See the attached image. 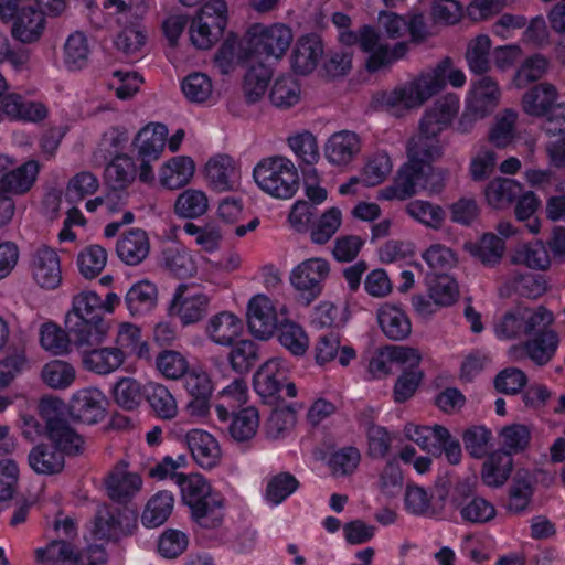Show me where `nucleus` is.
<instances>
[{"instance_id":"f257e3e1","label":"nucleus","mask_w":565,"mask_h":565,"mask_svg":"<svg viewBox=\"0 0 565 565\" xmlns=\"http://www.w3.org/2000/svg\"><path fill=\"white\" fill-rule=\"evenodd\" d=\"M447 79L456 88L462 87L466 83L465 73L454 68L449 57L443 58L435 67L422 72L414 79L385 93L382 98L383 105L397 115L401 110L420 107L446 86Z\"/></svg>"},{"instance_id":"f03ea898","label":"nucleus","mask_w":565,"mask_h":565,"mask_svg":"<svg viewBox=\"0 0 565 565\" xmlns=\"http://www.w3.org/2000/svg\"><path fill=\"white\" fill-rule=\"evenodd\" d=\"M182 501L191 509L192 518L203 527H216L222 523V498L213 492L209 481L199 473L178 475Z\"/></svg>"},{"instance_id":"7ed1b4c3","label":"nucleus","mask_w":565,"mask_h":565,"mask_svg":"<svg viewBox=\"0 0 565 565\" xmlns=\"http://www.w3.org/2000/svg\"><path fill=\"white\" fill-rule=\"evenodd\" d=\"M407 154L408 161L398 170L393 183L377 192V199L404 201L423 190L424 159L438 157L439 149L435 145L408 141Z\"/></svg>"},{"instance_id":"20e7f679","label":"nucleus","mask_w":565,"mask_h":565,"mask_svg":"<svg viewBox=\"0 0 565 565\" xmlns=\"http://www.w3.org/2000/svg\"><path fill=\"white\" fill-rule=\"evenodd\" d=\"M253 177L263 191L278 199L291 198L299 185L295 164L284 157L262 160L254 168Z\"/></svg>"},{"instance_id":"39448f33","label":"nucleus","mask_w":565,"mask_h":565,"mask_svg":"<svg viewBox=\"0 0 565 565\" xmlns=\"http://www.w3.org/2000/svg\"><path fill=\"white\" fill-rule=\"evenodd\" d=\"M294 35L291 29L284 23H273L264 26L255 24L248 32L247 49L252 61L269 58L280 60L289 49Z\"/></svg>"},{"instance_id":"423d86ee","label":"nucleus","mask_w":565,"mask_h":565,"mask_svg":"<svg viewBox=\"0 0 565 565\" xmlns=\"http://www.w3.org/2000/svg\"><path fill=\"white\" fill-rule=\"evenodd\" d=\"M553 321V313L543 306L536 308L519 306L503 315L495 324L494 331L499 339H520L547 328Z\"/></svg>"},{"instance_id":"0eeeda50","label":"nucleus","mask_w":565,"mask_h":565,"mask_svg":"<svg viewBox=\"0 0 565 565\" xmlns=\"http://www.w3.org/2000/svg\"><path fill=\"white\" fill-rule=\"evenodd\" d=\"M459 107L460 100L455 94H447L438 98L424 113L419 122V135L409 141H417L422 145H435L440 150L436 138L451 125L458 115Z\"/></svg>"},{"instance_id":"6e6552de","label":"nucleus","mask_w":565,"mask_h":565,"mask_svg":"<svg viewBox=\"0 0 565 565\" xmlns=\"http://www.w3.org/2000/svg\"><path fill=\"white\" fill-rule=\"evenodd\" d=\"M329 274L328 260L312 257L299 263L291 270L289 281L305 303L309 305L321 295Z\"/></svg>"},{"instance_id":"1a4fd4ad","label":"nucleus","mask_w":565,"mask_h":565,"mask_svg":"<svg viewBox=\"0 0 565 565\" xmlns=\"http://www.w3.org/2000/svg\"><path fill=\"white\" fill-rule=\"evenodd\" d=\"M451 507L459 512L460 519L468 524H486L497 516V509L490 501L473 494L468 482H459L450 499Z\"/></svg>"},{"instance_id":"9d476101","label":"nucleus","mask_w":565,"mask_h":565,"mask_svg":"<svg viewBox=\"0 0 565 565\" xmlns=\"http://www.w3.org/2000/svg\"><path fill=\"white\" fill-rule=\"evenodd\" d=\"M448 489L445 486H437L434 491L428 492L417 484H408L405 489V510L415 516L428 519H443L446 511Z\"/></svg>"},{"instance_id":"9b49d317","label":"nucleus","mask_w":565,"mask_h":565,"mask_svg":"<svg viewBox=\"0 0 565 565\" xmlns=\"http://www.w3.org/2000/svg\"><path fill=\"white\" fill-rule=\"evenodd\" d=\"M210 298L196 286L180 284L170 303V315L180 319L183 326L201 321L209 311Z\"/></svg>"},{"instance_id":"f8f14e48","label":"nucleus","mask_w":565,"mask_h":565,"mask_svg":"<svg viewBox=\"0 0 565 565\" xmlns=\"http://www.w3.org/2000/svg\"><path fill=\"white\" fill-rule=\"evenodd\" d=\"M359 46L362 51L370 53L366 61L369 72L391 66L394 62L403 58L408 51V45L405 42H398L392 49L380 44V34L369 25L360 29Z\"/></svg>"},{"instance_id":"ddd939ff","label":"nucleus","mask_w":565,"mask_h":565,"mask_svg":"<svg viewBox=\"0 0 565 565\" xmlns=\"http://www.w3.org/2000/svg\"><path fill=\"white\" fill-rule=\"evenodd\" d=\"M247 324L250 333L260 340L273 337L279 321L277 309L269 297L258 294L250 298L247 305Z\"/></svg>"},{"instance_id":"4468645a","label":"nucleus","mask_w":565,"mask_h":565,"mask_svg":"<svg viewBox=\"0 0 565 565\" xmlns=\"http://www.w3.org/2000/svg\"><path fill=\"white\" fill-rule=\"evenodd\" d=\"M42 415L46 423L47 438L58 451L63 455H77L82 451L84 440L65 418L47 411L45 404H42Z\"/></svg>"},{"instance_id":"2eb2a0df","label":"nucleus","mask_w":565,"mask_h":565,"mask_svg":"<svg viewBox=\"0 0 565 565\" xmlns=\"http://www.w3.org/2000/svg\"><path fill=\"white\" fill-rule=\"evenodd\" d=\"M104 486L113 501L126 503L140 491L142 480L138 473L128 469L125 461H120L107 473Z\"/></svg>"},{"instance_id":"dca6fc26","label":"nucleus","mask_w":565,"mask_h":565,"mask_svg":"<svg viewBox=\"0 0 565 565\" xmlns=\"http://www.w3.org/2000/svg\"><path fill=\"white\" fill-rule=\"evenodd\" d=\"M422 356L418 350L409 347L387 345L379 350L370 360L369 371L374 377L392 373V365L397 366L419 364Z\"/></svg>"},{"instance_id":"f3484780","label":"nucleus","mask_w":565,"mask_h":565,"mask_svg":"<svg viewBox=\"0 0 565 565\" xmlns=\"http://www.w3.org/2000/svg\"><path fill=\"white\" fill-rule=\"evenodd\" d=\"M67 330L72 345H74L81 354L86 350L102 345L108 335L109 324L104 319L97 320H79L66 321Z\"/></svg>"},{"instance_id":"a211bd4d","label":"nucleus","mask_w":565,"mask_h":565,"mask_svg":"<svg viewBox=\"0 0 565 565\" xmlns=\"http://www.w3.org/2000/svg\"><path fill=\"white\" fill-rule=\"evenodd\" d=\"M286 380V371L280 358H274L265 362L254 375V387L259 396L268 403L284 399L282 383Z\"/></svg>"},{"instance_id":"6ab92c4d","label":"nucleus","mask_w":565,"mask_h":565,"mask_svg":"<svg viewBox=\"0 0 565 565\" xmlns=\"http://www.w3.org/2000/svg\"><path fill=\"white\" fill-rule=\"evenodd\" d=\"M105 402V395L100 390L83 388L73 395L70 402V413L85 424H96L104 418Z\"/></svg>"},{"instance_id":"aec40b11","label":"nucleus","mask_w":565,"mask_h":565,"mask_svg":"<svg viewBox=\"0 0 565 565\" xmlns=\"http://www.w3.org/2000/svg\"><path fill=\"white\" fill-rule=\"evenodd\" d=\"M185 443L193 460L203 469L216 467L222 458L218 441L205 430L191 429L185 435Z\"/></svg>"},{"instance_id":"412c9836","label":"nucleus","mask_w":565,"mask_h":565,"mask_svg":"<svg viewBox=\"0 0 565 565\" xmlns=\"http://www.w3.org/2000/svg\"><path fill=\"white\" fill-rule=\"evenodd\" d=\"M361 150L360 137L350 130L332 134L324 145V157L335 167L348 166Z\"/></svg>"},{"instance_id":"4be33fe9","label":"nucleus","mask_w":565,"mask_h":565,"mask_svg":"<svg viewBox=\"0 0 565 565\" xmlns=\"http://www.w3.org/2000/svg\"><path fill=\"white\" fill-rule=\"evenodd\" d=\"M31 270L34 280L42 288L54 289L61 282L60 258L56 252L50 247L42 246L36 249L32 258Z\"/></svg>"},{"instance_id":"5701e85b","label":"nucleus","mask_w":565,"mask_h":565,"mask_svg":"<svg viewBox=\"0 0 565 565\" xmlns=\"http://www.w3.org/2000/svg\"><path fill=\"white\" fill-rule=\"evenodd\" d=\"M500 96L498 83L489 76H482L472 83L468 109L475 117H486L498 106Z\"/></svg>"},{"instance_id":"b1692460","label":"nucleus","mask_w":565,"mask_h":565,"mask_svg":"<svg viewBox=\"0 0 565 565\" xmlns=\"http://www.w3.org/2000/svg\"><path fill=\"white\" fill-rule=\"evenodd\" d=\"M205 173L209 184L215 191H230L238 184V168L234 159L227 154L212 157L205 164Z\"/></svg>"},{"instance_id":"393cba45","label":"nucleus","mask_w":565,"mask_h":565,"mask_svg":"<svg viewBox=\"0 0 565 565\" xmlns=\"http://www.w3.org/2000/svg\"><path fill=\"white\" fill-rule=\"evenodd\" d=\"M83 367L98 375H108L119 370L126 359L120 349L115 347H95L81 356Z\"/></svg>"},{"instance_id":"a878e982","label":"nucleus","mask_w":565,"mask_h":565,"mask_svg":"<svg viewBox=\"0 0 565 565\" xmlns=\"http://www.w3.org/2000/svg\"><path fill=\"white\" fill-rule=\"evenodd\" d=\"M150 250V242L146 231L131 228L125 232L116 244L118 257L129 266L141 264Z\"/></svg>"},{"instance_id":"bb28decb","label":"nucleus","mask_w":565,"mask_h":565,"mask_svg":"<svg viewBox=\"0 0 565 565\" xmlns=\"http://www.w3.org/2000/svg\"><path fill=\"white\" fill-rule=\"evenodd\" d=\"M3 113L11 119L40 122L47 117L46 106L38 100H29L17 93H9L1 102Z\"/></svg>"},{"instance_id":"cd10ccee","label":"nucleus","mask_w":565,"mask_h":565,"mask_svg":"<svg viewBox=\"0 0 565 565\" xmlns=\"http://www.w3.org/2000/svg\"><path fill=\"white\" fill-rule=\"evenodd\" d=\"M377 321L383 333L391 340L402 341L411 334V321L399 306L388 302L381 305Z\"/></svg>"},{"instance_id":"c85d7f7f","label":"nucleus","mask_w":565,"mask_h":565,"mask_svg":"<svg viewBox=\"0 0 565 565\" xmlns=\"http://www.w3.org/2000/svg\"><path fill=\"white\" fill-rule=\"evenodd\" d=\"M536 480V476L530 470H516L509 487L507 509L510 513L521 514L527 509L532 501Z\"/></svg>"},{"instance_id":"c756f323","label":"nucleus","mask_w":565,"mask_h":565,"mask_svg":"<svg viewBox=\"0 0 565 565\" xmlns=\"http://www.w3.org/2000/svg\"><path fill=\"white\" fill-rule=\"evenodd\" d=\"M558 345L557 332L544 328L534 332L533 337L524 342L523 349L535 365L543 366L554 358Z\"/></svg>"},{"instance_id":"7c9ffc66","label":"nucleus","mask_w":565,"mask_h":565,"mask_svg":"<svg viewBox=\"0 0 565 565\" xmlns=\"http://www.w3.org/2000/svg\"><path fill=\"white\" fill-rule=\"evenodd\" d=\"M45 26V18L42 10L33 7L22 8L12 25V36L21 43L36 42Z\"/></svg>"},{"instance_id":"2f4dec72","label":"nucleus","mask_w":565,"mask_h":565,"mask_svg":"<svg viewBox=\"0 0 565 565\" xmlns=\"http://www.w3.org/2000/svg\"><path fill=\"white\" fill-rule=\"evenodd\" d=\"M323 54L321 41L315 35L301 36L292 51L291 65L296 73L306 75L318 65Z\"/></svg>"},{"instance_id":"473e14b6","label":"nucleus","mask_w":565,"mask_h":565,"mask_svg":"<svg viewBox=\"0 0 565 565\" xmlns=\"http://www.w3.org/2000/svg\"><path fill=\"white\" fill-rule=\"evenodd\" d=\"M158 303V289L149 280L135 282L126 292L125 305L130 316L141 317L151 312Z\"/></svg>"},{"instance_id":"72a5a7b5","label":"nucleus","mask_w":565,"mask_h":565,"mask_svg":"<svg viewBox=\"0 0 565 565\" xmlns=\"http://www.w3.org/2000/svg\"><path fill=\"white\" fill-rule=\"evenodd\" d=\"M243 323L235 315L223 311L210 318L205 327L207 338L218 345H231L241 334Z\"/></svg>"},{"instance_id":"f704fd0d","label":"nucleus","mask_w":565,"mask_h":565,"mask_svg":"<svg viewBox=\"0 0 565 565\" xmlns=\"http://www.w3.org/2000/svg\"><path fill=\"white\" fill-rule=\"evenodd\" d=\"M222 424L224 427L220 428L226 430L233 440L245 443L255 437L259 427V414L253 406L245 407L237 413L232 412L228 420Z\"/></svg>"},{"instance_id":"c9c22d12","label":"nucleus","mask_w":565,"mask_h":565,"mask_svg":"<svg viewBox=\"0 0 565 565\" xmlns=\"http://www.w3.org/2000/svg\"><path fill=\"white\" fill-rule=\"evenodd\" d=\"M405 436L416 443L423 450L433 455L441 454V447L449 437L447 428L435 426H417L407 424L404 428Z\"/></svg>"},{"instance_id":"e433bc0d","label":"nucleus","mask_w":565,"mask_h":565,"mask_svg":"<svg viewBox=\"0 0 565 565\" xmlns=\"http://www.w3.org/2000/svg\"><path fill=\"white\" fill-rule=\"evenodd\" d=\"M547 289L543 276L536 274H515L500 289L502 297H510L513 294L527 299L541 297Z\"/></svg>"},{"instance_id":"4c0bfd02","label":"nucleus","mask_w":565,"mask_h":565,"mask_svg":"<svg viewBox=\"0 0 565 565\" xmlns=\"http://www.w3.org/2000/svg\"><path fill=\"white\" fill-rule=\"evenodd\" d=\"M558 98L557 89L550 83H540L529 89L522 98L523 110L535 117L547 114Z\"/></svg>"},{"instance_id":"58836bf2","label":"nucleus","mask_w":565,"mask_h":565,"mask_svg":"<svg viewBox=\"0 0 565 565\" xmlns=\"http://www.w3.org/2000/svg\"><path fill=\"white\" fill-rule=\"evenodd\" d=\"M195 171L194 161L190 157H174L160 170V183L170 190L184 186L190 182Z\"/></svg>"},{"instance_id":"ea45409f","label":"nucleus","mask_w":565,"mask_h":565,"mask_svg":"<svg viewBox=\"0 0 565 565\" xmlns=\"http://www.w3.org/2000/svg\"><path fill=\"white\" fill-rule=\"evenodd\" d=\"M30 468L38 475L60 473L64 468V455L53 445L40 444L28 456Z\"/></svg>"},{"instance_id":"a19ab883","label":"nucleus","mask_w":565,"mask_h":565,"mask_svg":"<svg viewBox=\"0 0 565 565\" xmlns=\"http://www.w3.org/2000/svg\"><path fill=\"white\" fill-rule=\"evenodd\" d=\"M248 65L244 78V93L248 103L258 102L265 94L273 77V68L264 61H254Z\"/></svg>"},{"instance_id":"79ce46f5","label":"nucleus","mask_w":565,"mask_h":565,"mask_svg":"<svg viewBox=\"0 0 565 565\" xmlns=\"http://www.w3.org/2000/svg\"><path fill=\"white\" fill-rule=\"evenodd\" d=\"M168 129L162 124H149L135 138V145L141 158L158 159L162 152Z\"/></svg>"},{"instance_id":"37998d69","label":"nucleus","mask_w":565,"mask_h":565,"mask_svg":"<svg viewBox=\"0 0 565 565\" xmlns=\"http://www.w3.org/2000/svg\"><path fill=\"white\" fill-rule=\"evenodd\" d=\"M174 498L169 491H159L147 502L141 514V523L149 529L159 527L171 515Z\"/></svg>"},{"instance_id":"c03bdc74","label":"nucleus","mask_w":565,"mask_h":565,"mask_svg":"<svg viewBox=\"0 0 565 565\" xmlns=\"http://www.w3.org/2000/svg\"><path fill=\"white\" fill-rule=\"evenodd\" d=\"M39 174V163L30 160L17 169L6 171L2 179V191L8 194H24L34 184Z\"/></svg>"},{"instance_id":"a18cd8bd","label":"nucleus","mask_w":565,"mask_h":565,"mask_svg":"<svg viewBox=\"0 0 565 565\" xmlns=\"http://www.w3.org/2000/svg\"><path fill=\"white\" fill-rule=\"evenodd\" d=\"M35 557L41 565H82L81 556L65 540H54L45 547L38 548Z\"/></svg>"},{"instance_id":"49530a36","label":"nucleus","mask_w":565,"mask_h":565,"mask_svg":"<svg viewBox=\"0 0 565 565\" xmlns=\"http://www.w3.org/2000/svg\"><path fill=\"white\" fill-rule=\"evenodd\" d=\"M513 459L508 452L491 454L482 465L481 479L484 484L498 488L504 484L512 471Z\"/></svg>"},{"instance_id":"de8ad7c7","label":"nucleus","mask_w":565,"mask_h":565,"mask_svg":"<svg viewBox=\"0 0 565 565\" xmlns=\"http://www.w3.org/2000/svg\"><path fill=\"white\" fill-rule=\"evenodd\" d=\"M521 185L508 178L493 179L486 188L484 195L488 204L497 210H502L520 196Z\"/></svg>"},{"instance_id":"09e8293b","label":"nucleus","mask_w":565,"mask_h":565,"mask_svg":"<svg viewBox=\"0 0 565 565\" xmlns=\"http://www.w3.org/2000/svg\"><path fill=\"white\" fill-rule=\"evenodd\" d=\"M146 401L154 415L161 419L170 420L178 414L174 396L162 384L149 383L146 385Z\"/></svg>"},{"instance_id":"8fccbe9b","label":"nucleus","mask_w":565,"mask_h":565,"mask_svg":"<svg viewBox=\"0 0 565 565\" xmlns=\"http://www.w3.org/2000/svg\"><path fill=\"white\" fill-rule=\"evenodd\" d=\"M115 344V348L120 349L124 353L125 359L130 354H136L141 359L149 358V347L147 342L141 341L140 329L130 322H122L118 326Z\"/></svg>"},{"instance_id":"3c124183","label":"nucleus","mask_w":565,"mask_h":565,"mask_svg":"<svg viewBox=\"0 0 565 565\" xmlns=\"http://www.w3.org/2000/svg\"><path fill=\"white\" fill-rule=\"evenodd\" d=\"M221 403L216 404L215 412L220 423H226L230 412L242 406L247 401V385L244 380L236 379L220 393Z\"/></svg>"},{"instance_id":"603ef678","label":"nucleus","mask_w":565,"mask_h":565,"mask_svg":"<svg viewBox=\"0 0 565 565\" xmlns=\"http://www.w3.org/2000/svg\"><path fill=\"white\" fill-rule=\"evenodd\" d=\"M119 510L103 507L95 516L94 534L100 540H116L127 533Z\"/></svg>"},{"instance_id":"864d4df0","label":"nucleus","mask_w":565,"mask_h":565,"mask_svg":"<svg viewBox=\"0 0 565 565\" xmlns=\"http://www.w3.org/2000/svg\"><path fill=\"white\" fill-rule=\"evenodd\" d=\"M113 393L118 406L134 411L146 398V386L132 377H122L115 384Z\"/></svg>"},{"instance_id":"5fc2aeb1","label":"nucleus","mask_w":565,"mask_h":565,"mask_svg":"<svg viewBox=\"0 0 565 565\" xmlns=\"http://www.w3.org/2000/svg\"><path fill=\"white\" fill-rule=\"evenodd\" d=\"M405 212L413 220L434 230H439L445 221L443 207L424 200L411 201L406 205Z\"/></svg>"},{"instance_id":"6e6d98bb","label":"nucleus","mask_w":565,"mask_h":565,"mask_svg":"<svg viewBox=\"0 0 565 565\" xmlns=\"http://www.w3.org/2000/svg\"><path fill=\"white\" fill-rule=\"evenodd\" d=\"M342 223V214L338 207H330L319 218H315L309 232L313 244L323 245L337 233Z\"/></svg>"},{"instance_id":"4d7b16f0","label":"nucleus","mask_w":565,"mask_h":565,"mask_svg":"<svg viewBox=\"0 0 565 565\" xmlns=\"http://www.w3.org/2000/svg\"><path fill=\"white\" fill-rule=\"evenodd\" d=\"M209 209L206 194L201 190L188 189L179 194L174 212L185 218H195L205 214Z\"/></svg>"},{"instance_id":"13d9d810","label":"nucleus","mask_w":565,"mask_h":565,"mask_svg":"<svg viewBox=\"0 0 565 565\" xmlns=\"http://www.w3.org/2000/svg\"><path fill=\"white\" fill-rule=\"evenodd\" d=\"M40 344L53 355L66 354L72 345L70 331H64L53 322L43 323L40 329Z\"/></svg>"},{"instance_id":"bf43d9fd","label":"nucleus","mask_w":565,"mask_h":565,"mask_svg":"<svg viewBox=\"0 0 565 565\" xmlns=\"http://www.w3.org/2000/svg\"><path fill=\"white\" fill-rule=\"evenodd\" d=\"M248 55H250V51L247 49V42L242 44L235 38H227L218 49L214 62L222 74H227L235 61L247 64L253 62L247 57Z\"/></svg>"},{"instance_id":"052dcab7","label":"nucleus","mask_w":565,"mask_h":565,"mask_svg":"<svg viewBox=\"0 0 565 565\" xmlns=\"http://www.w3.org/2000/svg\"><path fill=\"white\" fill-rule=\"evenodd\" d=\"M106 179L111 188L125 190L136 178L137 168L128 156H117L106 168Z\"/></svg>"},{"instance_id":"680f3d73","label":"nucleus","mask_w":565,"mask_h":565,"mask_svg":"<svg viewBox=\"0 0 565 565\" xmlns=\"http://www.w3.org/2000/svg\"><path fill=\"white\" fill-rule=\"evenodd\" d=\"M228 360L235 372L247 373L259 361V347L252 340H241L232 348Z\"/></svg>"},{"instance_id":"e2e57ef3","label":"nucleus","mask_w":565,"mask_h":565,"mask_svg":"<svg viewBox=\"0 0 565 565\" xmlns=\"http://www.w3.org/2000/svg\"><path fill=\"white\" fill-rule=\"evenodd\" d=\"M102 298L94 291H83L73 298L72 310L66 316V321L103 319L99 311Z\"/></svg>"},{"instance_id":"0e129e2a","label":"nucleus","mask_w":565,"mask_h":565,"mask_svg":"<svg viewBox=\"0 0 565 565\" xmlns=\"http://www.w3.org/2000/svg\"><path fill=\"white\" fill-rule=\"evenodd\" d=\"M76 376L75 369L67 362L53 360L41 372L43 382L54 390H64L72 385Z\"/></svg>"},{"instance_id":"69168bd1","label":"nucleus","mask_w":565,"mask_h":565,"mask_svg":"<svg viewBox=\"0 0 565 565\" xmlns=\"http://www.w3.org/2000/svg\"><path fill=\"white\" fill-rule=\"evenodd\" d=\"M490 49L491 40L486 34H480L469 42L466 60L472 73L482 75L490 70Z\"/></svg>"},{"instance_id":"338daca9","label":"nucleus","mask_w":565,"mask_h":565,"mask_svg":"<svg viewBox=\"0 0 565 565\" xmlns=\"http://www.w3.org/2000/svg\"><path fill=\"white\" fill-rule=\"evenodd\" d=\"M402 374L397 377L393 388V399L395 403H404L416 393L424 373L419 369V364L413 366H401Z\"/></svg>"},{"instance_id":"774afa93","label":"nucleus","mask_w":565,"mask_h":565,"mask_svg":"<svg viewBox=\"0 0 565 565\" xmlns=\"http://www.w3.org/2000/svg\"><path fill=\"white\" fill-rule=\"evenodd\" d=\"M88 56L89 46L87 38L82 32L72 33L64 45V63L67 68L76 71L85 67Z\"/></svg>"}]
</instances>
